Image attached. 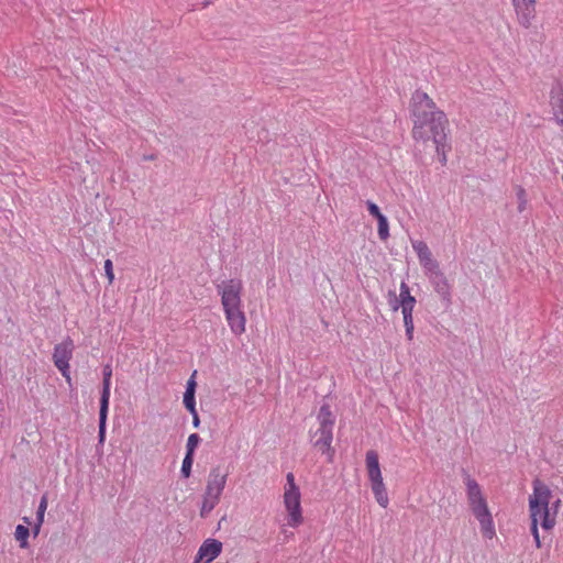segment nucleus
<instances>
[{
  "instance_id": "nucleus-20",
  "label": "nucleus",
  "mask_w": 563,
  "mask_h": 563,
  "mask_svg": "<svg viewBox=\"0 0 563 563\" xmlns=\"http://www.w3.org/2000/svg\"><path fill=\"white\" fill-rule=\"evenodd\" d=\"M377 232L382 241H386L389 238V224L385 216L377 219Z\"/></svg>"
},
{
  "instance_id": "nucleus-2",
  "label": "nucleus",
  "mask_w": 563,
  "mask_h": 563,
  "mask_svg": "<svg viewBox=\"0 0 563 563\" xmlns=\"http://www.w3.org/2000/svg\"><path fill=\"white\" fill-rule=\"evenodd\" d=\"M529 516L531 520V534L533 536L536 547L541 548V540L538 527L550 531L556 525V518L562 506L559 497H554L552 490L539 478L532 483V493L528 499Z\"/></svg>"
},
{
  "instance_id": "nucleus-11",
  "label": "nucleus",
  "mask_w": 563,
  "mask_h": 563,
  "mask_svg": "<svg viewBox=\"0 0 563 563\" xmlns=\"http://www.w3.org/2000/svg\"><path fill=\"white\" fill-rule=\"evenodd\" d=\"M222 551V543L216 539H207L200 545L195 563H210L217 559Z\"/></svg>"
},
{
  "instance_id": "nucleus-6",
  "label": "nucleus",
  "mask_w": 563,
  "mask_h": 563,
  "mask_svg": "<svg viewBox=\"0 0 563 563\" xmlns=\"http://www.w3.org/2000/svg\"><path fill=\"white\" fill-rule=\"evenodd\" d=\"M228 473L214 467L210 471L203 494L200 515L206 517L219 504L220 497L227 485Z\"/></svg>"
},
{
  "instance_id": "nucleus-34",
  "label": "nucleus",
  "mask_w": 563,
  "mask_h": 563,
  "mask_svg": "<svg viewBox=\"0 0 563 563\" xmlns=\"http://www.w3.org/2000/svg\"><path fill=\"white\" fill-rule=\"evenodd\" d=\"M43 523H40V521L37 520V522L35 523L34 526V534L37 536L40 533V529L42 527Z\"/></svg>"
},
{
  "instance_id": "nucleus-8",
  "label": "nucleus",
  "mask_w": 563,
  "mask_h": 563,
  "mask_svg": "<svg viewBox=\"0 0 563 563\" xmlns=\"http://www.w3.org/2000/svg\"><path fill=\"white\" fill-rule=\"evenodd\" d=\"M74 347V341L67 336L60 343L55 345L53 352L54 365L58 368L68 384L71 382L69 362L73 357Z\"/></svg>"
},
{
  "instance_id": "nucleus-14",
  "label": "nucleus",
  "mask_w": 563,
  "mask_h": 563,
  "mask_svg": "<svg viewBox=\"0 0 563 563\" xmlns=\"http://www.w3.org/2000/svg\"><path fill=\"white\" fill-rule=\"evenodd\" d=\"M112 368L110 365L103 367L102 393L100 397V407H109L111 388Z\"/></svg>"
},
{
  "instance_id": "nucleus-26",
  "label": "nucleus",
  "mask_w": 563,
  "mask_h": 563,
  "mask_svg": "<svg viewBox=\"0 0 563 563\" xmlns=\"http://www.w3.org/2000/svg\"><path fill=\"white\" fill-rule=\"evenodd\" d=\"M553 112L556 121L563 125V100L552 101Z\"/></svg>"
},
{
  "instance_id": "nucleus-24",
  "label": "nucleus",
  "mask_w": 563,
  "mask_h": 563,
  "mask_svg": "<svg viewBox=\"0 0 563 563\" xmlns=\"http://www.w3.org/2000/svg\"><path fill=\"white\" fill-rule=\"evenodd\" d=\"M184 405L189 412H195V409H196L195 393L185 391Z\"/></svg>"
},
{
  "instance_id": "nucleus-10",
  "label": "nucleus",
  "mask_w": 563,
  "mask_h": 563,
  "mask_svg": "<svg viewBox=\"0 0 563 563\" xmlns=\"http://www.w3.org/2000/svg\"><path fill=\"white\" fill-rule=\"evenodd\" d=\"M520 25L528 27L536 18V0H511Z\"/></svg>"
},
{
  "instance_id": "nucleus-23",
  "label": "nucleus",
  "mask_w": 563,
  "mask_h": 563,
  "mask_svg": "<svg viewBox=\"0 0 563 563\" xmlns=\"http://www.w3.org/2000/svg\"><path fill=\"white\" fill-rule=\"evenodd\" d=\"M200 442V437L197 433H192L188 437L187 440V453L188 455H194L196 448Z\"/></svg>"
},
{
  "instance_id": "nucleus-18",
  "label": "nucleus",
  "mask_w": 563,
  "mask_h": 563,
  "mask_svg": "<svg viewBox=\"0 0 563 563\" xmlns=\"http://www.w3.org/2000/svg\"><path fill=\"white\" fill-rule=\"evenodd\" d=\"M420 265L427 274H430V277L441 275L439 263L433 258V256L429 257V260H424Z\"/></svg>"
},
{
  "instance_id": "nucleus-7",
  "label": "nucleus",
  "mask_w": 563,
  "mask_h": 563,
  "mask_svg": "<svg viewBox=\"0 0 563 563\" xmlns=\"http://www.w3.org/2000/svg\"><path fill=\"white\" fill-rule=\"evenodd\" d=\"M216 288L220 296L222 309L243 306V283L241 279L230 278L222 280Z\"/></svg>"
},
{
  "instance_id": "nucleus-3",
  "label": "nucleus",
  "mask_w": 563,
  "mask_h": 563,
  "mask_svg": "<svg viewBox=\"0 0 563 563\" xmlns=\"http://www.w3.org/2000/svg\"><path fill=\"white\" fill-rule=\"evenodd\" d=\"M464 484L470 510L479 523L482 536L487 540L494 539L496 537L495 523L482 487L470 475L464 478Z\"/></svg>"
},
{
  "instance_id": "nucleus-4",
  "label": "nucleus",
  "mask_w": 563,
  "mask_h": 563,
  "mask_svg": "<svg viewBox=\"0 0 563 563\" xmlns=\"http://www.w3.org/2000/svg\"><path fill=\"white\" fill-rule=\"evenodd\" d=\"M283 504L287 512V525L298 528L303 523V511L301 507V492L296 484L295 475H286V484L283 492Z\"/></svg>"
},
{
  "instance_id": "nucleus-1",
  "label": "nucleus",
  "mask_w": 563,
  "mask_h": 563,
  "mask_svg": "<svg viewBox=\"0 0 563 563\" xmlns=\"http://www.w3.org/2000/svg\"><path fill=\"white\" fill-rule=\"evenodd\" d=\"M411 114L413 139L422 142L431 140L440 162L444 165L450 150L446 133L449 121L445 113L437 107L428 93L418 90L411 98Z\"/></svg>"
},
{
  "instance_id": "nucleus-22",
  "label": "nucleus",
  "mask_w": 563,
  "mask_h": 563,
  "mask_svg": "<svg viewBox=\"0 0 563 563\" xmlns=\"http://www.w3.org/2000/svg\"><path fill=\"white\" fill-rule=\"evenodd\" d=\"M415 305H416V299L409 300V301L407 300L404 303L394 306V310H397L400 307L402 317H412Z\"/></svg>"
},
{
  "instance_id": "nucleus-19",
  "label": "nucleus",
  "mask_w": 563,
  "mask_h": 563,
  "mask_svg": "<svg viewBox=\"0 0 563 563\" xmlns=\"http://www.w3.org/2000/svg\"><path fill=\"white\" fill-rule=\"evenodd\" d=\"M109 407H100L99 411V442L102 443L106 439V423Z\"/></svg>"
},
{
  "instance_id": "nucleus-29",
  "label": "nucleus",
  "mask_w": 563,
  "mask_h": 563,
  "mask_svg": "<svg viewBox=\"0 0 563 563\" xmlns=\"http://www.w3.org/2000/svg\"><path fill=\"white\" fill-rule=\"evenodd\" d=\"M517 197L519 200L518 210H519V212H522L527 206V195H526V190L522 187H518Z\"/></svg>"
},
{
  "instance_id": "nucleus-15",
  "label": "nucleus",
  "mask_w": 563,
  "mask_h": 563,
  "mask_svg": "<svg viewBox=\"0 0 563 563\" xmlns=\"http://www.w3.org/2000/svg\"><path fill=\"white\" fill-rule=\"evenodd\" d=\"M317 419L319 427L333 428L334 426V418L329 405L321 406Z\"/></svg>"
},
{
  "instance_id": "nucleus-25",
  "label": "nucleus",
  "mask_w": 563,
  "mask_h": 563,
  "mask_svg": "<svg viewBox=\"0 0 563 563\" xmlns=\"http://www.w3.org/2000/svg\"><path fill=\"white\" fill-rule=\"evenodd\" d=\"M192 462H194L192 455L186 454V456L183 460V464H181V474L186 478H188L190 476Z\"/></svg>"
},
{
  "instance_id": "nucleus-30",
  "label": "nucleus",
  "mask_w": 563,
  "mask_h": 563,
  "mask_svg": "<svg viewBox=\"0 0 563 563\" xmlns=\"http://www.w3.org/2000/svg\"><path fill=\"white\" fill-rule=\"evenodd\" d=\"M46 509H47V498H46V496H43L40 501L38 508H37V520L40 521V523L44 522V515H45Z\"/></svg>"
},
{
  "instance_id": "nucleus-32",
  "label": "nucleus",
  "mask_w": 563,
  "mask_h": 563,
  "mask_svg": "<svg viewBox=\"0 0 563 563\" xmlns=\"http://www.w3.org/2000/svg\"><path fill=\"white\" fill-rule=\"evenodd\" d=\"M196 374L197 372L195 371L191 375V377L187 380V386H186V391H190V393H196V387H197V383H196Z\"/></svg>"
},
{
  "instance_id": "nucleus-33",
  "label": "nucleus",
  "mask_w": 563,
  "mask_h": 563,
  "mask_svg": "<svg viewBox=\"0 0 563 563\" xmlns=\"http://www.w3.org/2000/svg\"><path fill=\"white\" fill-rule=\"evenodd\" d=\"M192 415V423L195 427H198L200 423L199 416L197 410L195 409V412H190Z\"/></svg>"
},
{
  "instance_id": "nucleus-13",
  "label": "nucleus",
  "mask_w": 563,
  "mask_h": 563,
  "mask_svg": "<svg viewBox=\"0 0 563 563\" xmlns=\"http://www.w3.org/2000/svg\"><path fill=\"white\" fill-rule=\"evenodd\" d=\"M433 287L435 292L441 297L446 305L451 303V285L448 278L441 273V275L434 276Z\"/></svg>"
},
{
  "instance_id": "nucleus-21",
  "label": "nucleus",
  "mask_w": 563,
  "mask_h": 563,
  "mask_svg": "<svg viewBox=\"0 0 563 563\" xmlns=\"http://www.w3.org/2000/svg\"><path fill=\"white\" fill-rule=\"evenodd\" d=\"M399 290H400L399 291V296L396 299L397 305L404 303L407 300L409 301V300L416 299L413 296H411L409 286L406 283L402 282L400 284V289Z\"/></svg>"
},
{
  "instance_id": "nucleus-31",
  "label": "nucleus",
  "mask_w": 563,
  "mask_h": 563,
  "mask_svg": "<svg viewBox=\"0 0 563 563\" xmlns=\"http://www.w3.org/2000/svg\"><path fill=\"white\" fill-rule=\"evenodd\" d=\"M367 209H368V212L376 219H378V217H384V214L380 212L378 206L372 201H367Z\"/></svg>"
},
{
  "instance_id": "nucleus-27",
  "label": "nucleus",
  "mask_w": 563,
  "mask_h": 563,
  "mask_svg": "<svg viewBox=\"0 0 563 563\" xmlns=\"http://www.w3.org/2000/svg\"><path fill=\"white\" fill-rule=\"evenodd\" d=\"M404 324H405V329H406L407 339L409 341H411L413 338V330H415L413 318L412 317H404Z\"/></svg>"
},
{
  "instance_id": "nucleus-16",
  "label": "nucleus",
  "mask_w": 563,
  "mask_h": 563,
  "mask_svg": "<svg viewBox=\"0 0 563 563\" xmlns=\"http://www.w3.org/2000/svg\"><path fill=\"white\" fill-rule=\"evenodd\" d=\"M412 249L415 250V252L418 256L419 263L423 262L424 260H429V257L432 256V253H431L429 246L423 241L412 242Z\"/></svg>"
},
{
  "instance_id": "nucleus-9",
  "label": "nucleus",
  "mask_w": 563,
  "mask_h": 563,
  "mask_svg": "<svg viewBox=\"0 0 563 563\" xmlns=\"http://www.w3.org/2000/svg\"><path fill=\"white\" fill-rule=\"evenodd\" d=\"M230 331L240 336L246 331V316L243 306L222 309Z\"/></svg>"
},
{
  "instance_id": "nucleus-5",
  "label": "nucleus",
  "mask_w": 563,
  "mask_h": 563,
  "mask_svg": "<svg viewBox=\"0 0 563 563\" xmlns=\"http://www.w3.org/2000/svg\"><path fill=\"white\" fill-rule=\"evenodd\" d=\"M365 467L371 485L372 493L376 503L382 508H387L389 505V497L387 487L384 482L383 473L379 464V455L375 450H368L365 454Z\"/></svg>"
},
{
  "instance_id": "nucleus-28",
  "label": "nucleus",
  "mask_w": 563,
  "mask_h": 563,
  "mask_svg": "<svg viewBox=\"0 0 563 563\" xmlns=\"http://www.w3.org/2000/svg\"><path fill=\"white\" fill-rule=\"evenodd\" d=\"M104 273L108 279L109 285H112L114 282V273H113V264L111 260L104 261Z\"/></svg>"
},
{
  "instance_id": "nucleus-17",
  "label": "nucleus",
  "mask_w": 563,
  "mask_h": 563,
  "mask_svg": "<svg viewBox=\"0 0 563 563\" xmlns=\"http://www.w3.org/2000/svg\"><path fill=\"white\" fill-rule=\"evenodd\" d=\"M29 536H30V530L27 527H25L23 525L16 526L14 537H15V540L20 543V548L25 549L27 547Z\"/></svg>"
},
{
  "instance_id": "nucleus-12",
  "label": "nucleus",
  "mask_w": 563,
  "mask_h": 563,
  "mask_svg": "<svg viewBox=\"0 0 563 563\" xmlns=\"http://www.w3.org/2000/svg\"><path fill=\"white\" fill-rule=\"evenodd\" d=\"M313 445L323 454L333 456V449L331 446L333 440V428L319 427L314 433Z\"/></svg>"
}]
</instances>
